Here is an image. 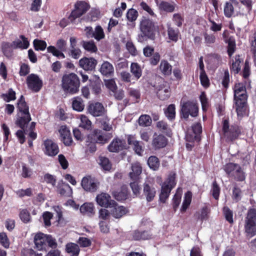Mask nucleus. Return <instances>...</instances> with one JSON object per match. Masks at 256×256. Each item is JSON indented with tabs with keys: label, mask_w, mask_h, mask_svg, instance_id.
<instances>
[{
	"label": "nucleus",
	"mask_w": 256,
	"mask_h": 256,
	"mask_svg": "<svg viewBox=\"0 0 256 256\" xmlns=\"http://www.w3.org/2000/svg\"><path fill=\"white\" fill-rule=\"evenodd\" d=\"M82 46L85 50L90 52H96L98 50L97 47L94 41H83Z\"/></svg>",
	"instance_id": "obj_50"
},
{
	"label": "nucleus",
	"mask_w": 256,
	"mask_h": 256,
	"mask_svg": "<svg viewBox=\"0 0 256 256\" xmlns=\"http://www.w3.org/2000/svg\"><path fill=\"white\" fill-rule=\"evenodd\" d=\"M81 213L88 216H93L94 214V207L91 202H85L80 207Z\"/></svg>",
	"instance_id": "obj_36"
},
{
	"label": "nucleus",
	"mask_w": 256,
	"mask_h": 256,
	"mask_svg": "<svg viewBox=\"0 0 256 256\" xmlns=\"http://www.w3.org/2000/svg\"><path fill=\"white\" fill-rule=\"evenodd\" d=\"M59 132L60 134L61 140L66 146H70L72 144L73 140L70 130L66 126H62Z\"/></svg>",
	"instance_id": "obj_21"
},
{
	"label": "nucleus",
	"mask_w": 256,
	"mask_h": 256,
	"mask_svg": "<svg viewBox=\"0 0 256 256\" xmlns=\"http://www.w3.org/2000/svg\"><path fill=\"white\" fill-rule=\"evenodd\" d=\"M234 101L237 115L243 116L247 108L248 95L246 86L242 83L236 84L234 88Z\"/></svg>",
	"instance_id": "obj_2"
},
{
	"label": "nucleus",
	"mask_w": 256,
	"mask_h": 256,
	"mask_svg": "<svg viewBox=\"0 0 256 256\" xmlns=\"http://www.w3.org/2000/svg\"><path fill=\"white\" fill-rule=\"evenodd\" d=\"M72 106L74 110L82 112L84 110V104L81 98L76 96L72 99Z\"/></svg>",
	"instance_id": "obj_42"
},
{
	"label": "nucleus",
	"mask_w": 256,
	"mask_h": 256,
	"mask_svg": "<svg viewBox=\"0 0 256 256\" xmlns=\"http://www.w3.org/2000/svg\"><path fill=\"white\" fill-rule=\"evenodd\" d=\"M176 174L174 172H171L166 180L163 183L159 196V200L160 202L165 203L168 198L171 190L176 185Z\"/></svg>",
	"instance_id": "obj_7"
},
{
	"label": "nucleus",
	"mask_w": 256,
	"mask_h": 256,
	"mask_svg": "<svg viewBox=\"0 0 256 256\" xmlns=\"http://www.w3.org/2000/svg\"><path fill=\"white\" fill-rule=\"evenodd\" d=\"M93 38L97 40H100L104 38V34L101 26H97L96 27Z\"/></svg>",
	"instance_id": "obj_64"
},
{
	"label": "nucleus",
	"mask_w": 256,
	"mask_h": 256,
	"mask_svg": "<svg viewBox=\"0 0 256 256\" xmlns=\"http://www.w3.org/2000/svg\"><path fill=\"white\" fill-rule=\"evenodd\" d=\"M18 112L23 115H30L29 112V107L25 101L24 96L22 95L17 102L16 106Z\"/></svg>",
	"instance_id": "obj_29"
},
{
	"label": "nucleus",
	"mask_w": 256,
	"mask_h": 256,
	"mask_svg": "<svg viewBox=\"0 0 256 256\" xmlns=\"http://www.w3.org/2000/svg\"><path fill=\"white\" fill-rule=\"evenodd\" d=\"M130 71L133 76L132 79L138 80L142 76V70L137 62H132L130 66Z\"/></svg>",
	"instance_id": "obj_34"
},
{
	"label": "nucleus",
	"mask_w": 256,
	"mask_h": 256,
	"mask_svg": "<svg viewBox=\"0 0 256 256\" xmlns=\"http://www.w3.org/2000/svg\"><path fill=\"white\" fill-rule=\"evenodd\" d=\"M192 194L190 191H188L185 193L184 200L180 210L182 213L185 212L190 206L192 202Z\"/></svg>",
	"instance_id": "obj_37"
},
{
	"label": "nucleus",
	"mask_w": 256,
	"mask_h": 256,
	"mask_svg": "<svg viewBox=\"0 0 256 256\" xmlns=\"http://www.w3.org/2000/svg\"><path fill=\"white\" fill-rule=\"evenodd\" d=\"M112 196L118 201L124 200L128 197V188L125 186H121L119 191H114L112 193Z\"/></svg>",
	"instance_id": "obj_28"
},
{
	"label": "nucleus",
	"mask_w": 256,
	"mask_h": 256,
	"mask_svg": "<svg viewBox=\"0 0 256 256\" xmlns=\"http://www.w3.org/2000/svg\"><path fill=\"white\" fill-rule=\"evenodd\" d=\"M2 96L6 102H10L16 99V92L12 88H9L8 93L2 94Z\"/></svg>",
	"instance_id": "obj_59"
},
{
	"label": "nucleus",
	"mask_w": 256,
	"mask_h": 256,
	"mask_svg": "<svg viewBox=\"0 0 256 256\" xmlns=\"http://www.w3.org/2000/svg\"><path fill=\"white\" fill-rule=\"evenodd\" d=\"M30 115H24L17 118L16 124L21 129L24 130L28 122L31 120Z\"/></svg>",
	"instance_id": "obj_38"
},
{
	"label": "nucleus",
	"mask_w": 256,
	"mask_h": 256,
	"mask_svg": "<svg viewBox=\"0 0 256 256\" xmlns=\"http://www.w3.org/2000/svg\"><path fill=\"white\" fill-rule=\"evenodd\" d=\"M80 250V246L76 243L69 242L65 246V252L70 256H78Z\"/></svg>",
	"instance_id": "obj_26"
},
{
	"label": "nucleus",
	"mask_w": 256,
	"mask_h": 256,
	"mask_svg": "<svg viewBox=\"0 0 256 256\" xmlns=\"http://www.w3.org/2000/svg\"><path fill=\"white\" fill-rule=\"evenodd\" d=\"M88 112L92 116L97 117L104 114L105 109L102 104L99 102L90 104L88 106Z\"/></svg>",
	"instance_id": "obj_20"
},
{
	"label": "nucleus",
	"mask_w": 256,
	"mask_h": 256,
	"mask_svg": "<svg viewBox=\"0 0 256 256\" xmlns=\"http://www.w3.org/2000/svg\"><path fill=\"white\" fill-rule=\"evenodd\" d=\"M166 117L170 120H172L176 118V106L174 104H170L166 109L164 110Z\"/></svg>",
	"instance_id": "obj_45"
},
{
	"label": "nucleus",
	"mask_w": 256,
	"mask_h": 256,
	"mask_svg": "<svg viewBox=\"0 0 256 256\" xmlns=\"http://www.w3.org/2000/svg\"><path fill=\"white\" fill-rule=\"evenodd\" d=\"M143 194L147 202H150L156 196V190L152 184L145 182L143 186Z\"/></svg>",
	"instance_id": "obj_22"
},
{
	"label": "nucleus",
	"mask_w": 256,
	"mask_h": 256,
	"mask_svg": "<svg viewBox=\"0 0 256 256\" xmlns=\"http://www.w3.org/2000/svg\"><path fill=\"white\" fill-rule=\"evenodd\" d=\"M20 218L24 223H28L30 221L31 216L30 212L26 209L22 210L19 214Z\"/></svg>",
	"instance_id": "obj_61"
},
{
	"label": "nucleus",
	"mask_w": 256,
	"mask_h": 256,
	"mask_svg": "<svg viewBox=\"0 0 256 256\" xmlns=\"http://www.w3.org/2000/svg\"><path fill=\"white\" fill-rule=\"evenodd\" d=\"M152 234L150 230H135L132 234V238L134 240H144L152 238Z\"/></svg>",
	"instance_id": "obj_24"
},
{
	"label": "nucleus",
	"mask_w": 256,
	"mask_h": 256,
	"mask_svg": "<svg viewBox=\"0 0 256 256\" xmlns=\"http://www.w3.org/2000/svg\"><path fill=\"white\" fill-rule=\"evenodd\" d=\"M232 198L236 202H238L242 199V192L240 188L234 186L232 191Z\"/></svg>",
	"instance_id": "obj_58"
},
{
	"label": "nucleus",
	"mask_w": 256,
	"mask_h": 256,
	"mask_svg": "<svg viewBox=\"0 0 256 256\" xmlns=\"http://www.w3.org/2000/svg\"><path fill=\"white\" fill-rule=\"evenodd\" d=\"M34 242L36 248L39 250H46L48 247L56 250L55 248L58 246L56 240L51 235L41 232L38 233L35 235Z\"/></svg>",
	"instance_id": "obj_6"
},
{
	"label": "nucleus",
	"mask_w": 256,
	"mask_h": 256,
	"mask_svg": "<svg viewBox=\"0 0 256 256\" xmlns=\"http://www.w3.org/2000/svg\"><path fill=\"white\" fill-rule=\"evenodd\" d=\"M139 29L137 40L140 42H144L148 40H154L158 26L148 16H142L140 21Z\"/></svg>",
	"instance_id": "obj_1"
},
{
	"label": "nucleus",
	"mask_w": 256,
	"mask_h": 256,
	"mask_svg": "<svg viewBox=\"0 0 256 256\" xmlns=\"http://www.w3.org/2000/svg\"><path fill=\"white\" fill-rule=\"evenodd\" d=\"M156 126L160 131L165 134L167 136H170L172 134L171 129L166 122L164 120L159 121L156 123Z\"/></svg>",
	"instance_id": "obj_39"
},
{
	"label": "nucleus",
	"mask_w": 256,
	"mask_h": 256,
	"mask_svg": "<svg viewBox=\"0 0 256 256\" xmlns=\"http://www.w3.org/2000/svg\"><path fill=\"white\" fill-rule=\"evenodd\" d=\"M222 211L226 220L230 224H232L234 223L232 211L228 206H224Z\"/></svg>",
	"instance_id": "obj_54"
},
{
	"label": "nucleus",
	"mask_w": 256,
	"mask_h": 256,
	"mask_svg": "<svg viewBox=\"0 0 256 256\" xmlns=\"http://www.w3.org/2000/svg\"><path fill=\"white\" fill-rule=\"evenodd\" d=\"M180 34L179 30L177 28L175 29L172 27H168V38L174 42H178V36Z\"/></svg>",
	"instance_id": "obj_47"
},
{
	"label": "nucleus",
	"mask_w": 256,
	"mask_h": 256,
	"mask_svg": "<svg viewBox=\"0 0 256 256\" xmlns=\"http://www.w3.org/2000/svg\"><path fill=\"white\" fill-rule=\"evenodd\" d=\"M43 146V150L47 156H54L59 152L58 145L50 139L47 138L44 140Z\"/></svg>",
	"instance_id": "obj_15"
},
{
	"label": "nucleus",
	"mask_w": 256,
	"mask_h": 256,
	"mask_svg": "<svg viewBox=\"0 0 256 256\" xmlns=\"http://www.w3.org/2000/svg\"><path fill=\"white\" fill-rule=\"evenodd\" d=\"M26 82L28 88L35 92H38L42 87V81L36 74H30L27 77Z\"/></svg>",
	"instance_id": "obj_12"
},
{
	"label": "nucleus",
	"mask_w": 256,
	"mask_h": 256,
	"mask_svg": "<svg viewBox=\"0 0 256 256\" xmlns=\"http://www.w3.org/2000/svg\"><path fill=\"white\" fill-rule=\"evenodd\" d=\"M210 63L216 67H218L221 63V56L216 53L210 54L209 56Z\"/></svg>",
	"instance_id": "obj_52"
},
{
	"label": "nucleus",
	"mask_w": 256,
	"mask_h": 256,
	"mask_svg": "<svg viewBox=\"0 0 256 256\" xmlns=\"http://www.w3.org/2000/svg\"><path fill=\"white\" fill-rule=\"evenodd\" d=\"M81 122L80 124V127L84 130H90L92 128V122L89 118L84 115H82L80 116Z\"/></svg>",
	"instance_id": "obj_53"
},
{
	"label": "nucleus",
	"mask_w": 256,
	"mask_h": 256,
	"mask_svg": "<svg viewBox=\"0 0 256 256\" xmlns=\"http://www.w3.org/2000/svg\"><path fill=\"white\" fill-rule=\"evenodd\" d=\"M96 200L98 205L106 208H112L116 204V202L112 200L110 195L106 192H102L98 194Z\"/></svg>",
	"instance_id": "obj_16"
},
{
	"label": "nucleus",
	"mask_w": 256,
	"mask_h": 256,
	"mask_svg": "<svg viewBox=\"0 0 256 256\" xmlns=\"http://www.w3.org/2000/svg\"><path fill=\"white\" fill-rule=\"evenodd\" d=\"M242 62L243 59L240 58V54L236 55L234 62H233L230 66V71L233 72L234 74H238L240 70V64Z\"/></svg>",
	"instance_id": "obj_40"
},
{
	"label": "nucleus",
	"mask_w": 256,
	"mask_h": 256,
	"mask_svg": "<svg viewBox=\"0 0 256 256\" xmlns=\"http://www.w3.org/2000/svg\"><path fill=\"white\" fill-rule=\"evenodd\" d=\"M147 163L150 168L154 170H158L160 166L159 159L154 156H150L148 160Z\"/></svg>",
	"instance_id": "obj_43"
},
{
	"label": "nucleus",
	"mask_w": 256,
	"mask_h": 256,
	"mask_svg": "<svg viewBox=\"0 0 256 256\" xmlns=\"http://www.w3.org/2000/svg\"><path fill=\"white\" fill-rule=\"evenodd\" d=\"M159 70L164 76H169L172 74V66L166 60H162L159 66Z\"/></svg>",
	"instance_id": "obj_33"
},
{
	"label": "nucleus",
	"mask_w": 256,
	"mask_h": 256,
	"mask_svg": "<svg viewBox=\"0 0 256 256\" xmlns=\"http://www.w3.org/2000/svg\"><path fill=\"white\" fill-rule=\"evenodd\" d=\"M220 188L218 184L216 181L214 180L212 184V187L210 190L212 194L213 198L218 200L219 198L220 194Z\"/></svg>",
	"instance_id": "obj_55"
},
{
	"label": "nucleus",
	"mask_w": 256,
	"mask_h": 256,
	"mask_svg": "<svg viewBox=\"0 0 256 256\" xmlns=\"http://www.w3.org/2000/svg\"><path fill=\"white\" fill-rule=\"evenodd\" d=\"M244 233L246 236L253 237L256 235V206L250 207L244 219Z\"/></svg>",
	"instance_id": "obj_4"
},
{
	"label": "nucleus",
	"mask_w": 256,
	"mask_h": 256,
	"mask_svg": "<svg viewBox=\"0 0 256 256\" xmlns=\"http://www.w3.org/2000/svg\"><path fill=\"white\" fill-rule=\"evenodd\" d=\"M100 71L103 76L109 77L114 74V68L110 62L104 61L102 64Z\"/></svg>",
	"instance_id": "obj_30"
},
{
	"label": "nucleus",
	"mask_w": 256,
	"mask_h": 256,
	"mask_svg": "<svg viewBox=\"0 0 256 256\" xmlns=\"http://www.w3.org/2000/svg\"><path fill=\"white\" fill-rule=\"evenodd\" d=\"M111 208L110 214L116 218H120L129 212L126 208L122 206H118L116 202Z\"/></svg>",
	"instance_id": "obj_23"
},
{
	"label": "nucleus",
	"mask_w": 256,
	"mask_h": 256,
	"mask_svg": "<svg viewBox=\"0 0 256 256\" xmlns=\"http://www.w3.org/2000/svg\"><path fill=\"white\" fill-rule=\"evenodd\" d=\"M138 16V12L133 8L128 9L126 14L127 20L130 22L134 23V26H135V21L136 20Z\"/></svg>",
	"instance_id": "obj_49"
},
{
	"label": "nucleus",
	"mask_w": 256,
	"mask_h": 256,
	"mask_svg": "<svg viewBox=\"0 0 256 256\" xmlns=\"http://www.w3.org/2000/svg\"><path fill=\"white\" fill-rule=\"evenodd\" d=\"M158 7L160 10L167 12H172L174 11L175 8L174 4H172L165 1L161 2L159 4Z\"/></svg>",
	"instance_id": "obj_46"
},
{
	"label": "nucleus",
	"mask_w": 256,
	"mask_h": 256,
	"mask_svg": "<svg viewBox=\"0 0 256 256\" xmlns=\"http://www.w3.org/2000/svg\"><path fill=\"white\" fill-rule=\"evenodd\" d=\"M240 3L237 0H230L224 6V14L228 18L240 15Z\"/></svg>",
	"instance_id": "obj_10"
},
{
	"label": "nucleus",
	"mask_w": 256,
	"mask_h": 256,
	"mask_svg": "<svg viewBox=\"0 0 256 256\" xmlns=\"http://www.w3.org/2000/svg\"><path fill=\"white\" fill-rule=\"evenodd\" d=\"M98 183L94 178L91 176H86L84 177L81 182V186L84 190L86 192H94L98 188Z\"/></svg>",
	"instance_id": "obj_14"
},
{
	"label": "nucleus",
	"mask_w": 256,
	"mask_h": 256,
	"mask_svg": "<svg viewBox=\"0 0 256 256\" xmlns=\"http://www.w3.org/2000/svg\"><path fill=\"white\" fill-rule=\"evenodd\" d=\"M90 86L92 89V92L96 94H100L101 92L102 81L100 79L95 80H90Z\"/></svg>",
	"instance_id": "obj_48"
},
{
	"label": "nucleus",
	"mask_w": 256,
	"mask_h": 256,
	"mask_svg": "<svg viewBox=\"0 0 256 256\" xmlns=\"http://www.w3.org/2000/svg\"><path fill=\"white\" fill-rule=\"evenodd\" d=\"M90 8V4L84 0H78L74 4V8L68 16L72 22L84 14Z\"/></svg>",
	"instance_id": "obj_9"
},
{
	"label": "nucleus",
	"mask_w": 256,
	"mask_h": 256,
	"mask_svg": "<svg viewBox=\"0 0 256 256\" xmlns=\"http://www.w3.org/2000/svg\"><path fill=\"white\" fill-rule=\"evenodd\" d=\"M132 172H130V177L132 180H138L142 172V167L138 162L132 164Z\"/></svg>",
	"instance_id": "obj_31"
},
{
	"label": "nucleus",
	"mask_w": 256,
	"mask_h": 256,
	"mask_svg": "<svg viewBox=\"0 0 256 256\" xmlns=\"http://www.w3.org/2000/svg\"><path fill=\"white\" fill-rule=\"evenodd\" d=\"M200 80L202 86L206 88L209 87L210 82L206 72H200Z\"/></svg>",
	"instance_id": "obj_63"
},
{
	"label": "nucleus",
	"mask_w": 256,
	"mask_h": 256,
	"mask_svg": "<svg viewBox=\"0 0 256 256\" xmlns=\"http://www.w3.org/2000/svg\"><path fill=\"white\" fill-rule=\"evenodd\" d=\"M97 64V60L92 57L84 56L80 59L78 62L79 66L87 72L94 70Z\"/></svg>",
	"instance_id": "obj_18"
},
{
	"label": "nucleus",
	"mask_w": 256,
	"mask_h": 256,
	"mask_svg": "<svg viewBox=\"0 0 256 256\" xmlns=\"http://www.w3.org/2000/svg\"><path fill=\"white\" fill-rule=\"evenodd\" d=\"M58 192L62 196L70 197L72 195V190L68 184L62 182L58 184Z\"/></svg>",
	"instance_id": "obj_25"
},
{
	"label": "nucleus",
	"mask_w": 256,
	"mask_h": 256,
	"mask_svg": "<svg viewBox=\"0 0 256 256\" xmlns=\"http://www.w3.org/2000/svg\"><path fill=\"white\" fill-rule=\"evenodd\" d=\"M180 116L182 118L187 120L189 116L196 117L198 112V108L196 103L191 100L184 102L180 104Z\"/></svg>",
	"instance_id": "obj_8"
},
{
	"label": "nucleus",
	"mask_w": 256,
	"mask_h": 256,
	"mask_svg": "<svg viewBox=\"0 0 256 256\" xmlns=\"http://www.w3.org/2000/svg\"><path fill=\"white\" fill-rule=\"evenodd\" d=\"M125 149H126V140L118 137L114 138L108 146V150L112 152H118Z\"/></svg>",
	"instance_id": "obj_17"
},
{
	"label": "nucleus",
	"mask_w": 256,
	"mask_h": 256,
	"mask_svg": "<svg viewBox=\"0 0 256 256\" xmlns=\"http://www.w3.org/2000/svg\"><path fill=\"white\" fill-rule=\"evenodd\" d=\"M168 143V140L164 136L154 132L152 136V145L156 150L166 147Z\"/></svg>",
	"instance_id": "obj_19"
},
{
	"label": "nucleus",
	"mask_w": 256,
	"mask_h": 256,
	"mask_svg": "<svg viewBox=\"0 0 256 256\" xmlns=\"http://www.w3.org/2000/svg\"><path fill=\"white\" fill-rule=\"evenodd\" d=\"M98 164L103 170L106 171H109L111 170L112 164L108 158L103 156H100L98 158Z\"/></svg>",
	"instance_id": "obj_44"
},
{
	"label": "nucleus",
	"mask_w": 256,
	"mask_h": 256,
	"mask_svg": "<svg viewBox=\"0 0 256 256\" xmlns=\"http://www.w3.org/2000/svg\"><path fill=\"white\" fill-rule=\"evenodd\" d=\"M192 134L188 132L186 134V141L189 142H200L201 140L202 126L200 122L193 124L191 126Z\"/></svg>",
	"instance_id": "obj_13"
},
{
	"label": "nucleus",
	"mask_w": 256,
	"mask_h": 256,
	"mask_svg": "<svg viewBox=\"0 0 256 256\" xmlns=\"http://www.w3.org/2000/svg\"><path fill=\"white\" fill-rule=\"evenodd\" d=\"M242 128L236 124L230 126L228 118L222 122V132L226 142H232L238 138L242 134Z\"/></svg>",
	"instance_id": "obj_5"
},
{
	"label": "nucleus",
	"mask_w": 256,
	"mask_h": 256,
	"mask_svg": "<svg viewBox=\"0 0 256 256\" xmlns=\"http://www.w3.org/2000/svg\"><path fill=\"white\" fill-rule=\"evenodd\" d=\"M156 94L158 98L162 100H168L171 94L170 87L168 86H160Z\"/></svg>",
	"instance_id": "obj_27"
},
{
	"label": "nucleus",
	"mask_w": 256,
	"mask_h": 256,
	"mask_svg": "<svg viewBox=\"0 0 256 256\" xmlns=\"http://www.w3.org/2000/svg\"><path fill=\"white\" fill-rule=\"evenodd\" d=\"M238 166L237 164L229 162L224 166V170L229 177L232 178Z\"/></svg>",
	"instance_id": "obj_41"
},
{
	"label": "nucleus",
	"mask_w": 256,
	"mask_h": 256,
	"mask_svg": "<svg viewBox=\"0 0 256 256\" xmlns=\"http://www.w3.org/2000/svg\"><path fill=\"white\" fill-rule=\"evenodd\" d=\"M80 84V80L75 73L66 74L62 77V86L63 90L67 93L75 94L78 92Z\"/></svg>",
	"instance_id": "obj_3"
},
{
	"label": "nucleus",
	"mask_w": 256,
	"mask_h": 256,
	"mask_svg": "<svg viewBox=\"0 0 256 256\" xmlns=\"http://www.w3.org/2000/svg\"><path fill=\"white\" fill-rule=\"evenodd\" d=\"M225 42L228 44L227 52L230 58L232 57L236 50V40L234 36H228V40H225Z\"/></svg>",
	"instance_id": "obj_35"
},
{
	"label": "nucleus",
	"mask_w": 256,
	"mask_h": 256,
	"mask_svg": "<svg viewBox=\"0 0 256 256\" xmlns=\"http://www.w3.org/2000/svg\"><path fill=\"white\" fill-rule=\"evenodd\" d=\"M235 174L232 178H234L238 182H242L245 180L244 172L242 169V168L239 165L237 170H236Z\"/></svg>",
	"instance_id": "obj_60"
},
{
	"label": "nucleus",
	"mask_w": 256,
	"mask_h": 256,
	"mask_svg": "<svg viewBox=\"0 0 256 256\" xmlns=\"http://www.w3.org/2000/svg\"><path fill=\"white\" fill-rule=\"evenodd\" d=\"M88 136L90 140L102 144L108 143L112 138V134L98 129L94 130Z\"/></svg>",
	"instance_id": "obj_11"
},
{
	"label": "nucleus",
	"mask_w": 256,
	"mask_h": 256,
	"mask_svg": "<svg viewBox=\"0 0 256 256\" xmlns=\"http://www.w3.org/2000/svg\"><path fill=\"white\" fill-rule=\"evenodd\" d=\"M22 167L21 176L25 178H30L33 174L32 170L26 164H22Z\"/></svg>",
	"instance_id": "obj_56"
},
{
	"label": "nucleus",
	"mask_w": 256,
	"mask_h": 256,
	"mask_svg": "<svg viewBox=\"0 0 256 256\" xmlns=\"http://www.w3.org/2000/svg\"><path fill=\"white\" fill-rule=\"evenodd\" d=\"M138 124L142 126H150L152 124V118L148 115L142 114L138 118Z\"/></svg>",
	"instance_id": "obj_51"
},
{
	"label": "nucleus",
	"mask_w": 256,
	"mask_h": 256,
	"mask_svg": "<svg viewBox=\"0 0 256 256\" xmlns=\"http://www.w3.org/2000/svg\"><path fill=\"white\" fill-rule=\"evenodd\" d=\"M34 46L36 50H44L46 48V43L42 40L35 39L33 42Z\"/></svg>",
	"instance_id": "obj_57"
},
{
	"label": "nucleus",
	"mask_w": 256,
	"mask_h": 256,
	"mask_svg": "<svg viewBox=\"0 0 256 256\" xmlns=\"http://www.w3.org/2000/svg\"><path fill=\"white\" fill-rule=\"evenodd\" d=\"M20 38L22 40H18L12 42V48L14 49L21 48V49H26L30 46V43L28 38H26L24 35H20Z\"/></svg>",
	"instance_id": "obj_32"
},
{
	"label": "nucleus",
	"mask_w": 256,
	"mask_h": 256,
	"mask_svg": "<svg viewBox=\"0 0 256 256\" xmlns=\"http://www.w3.org/2000/svg\"><path fill=\"white\" fill-rule=\"evenodd\" d=\"M203 36L204 37V43L207 46H210L211 44L216 42V38L214 34H208L206 32H205L203 34Z\"/></svg>",
	"instance_id": "obj_62"
}]
</instances>
